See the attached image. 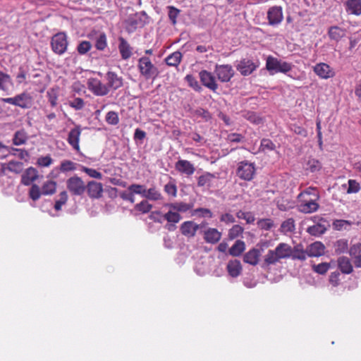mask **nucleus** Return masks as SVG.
Segmentation results:
<instances>
[{
    "label": "nucleus",
    "instance_id": "nucleus-1",
    "mask_svg": "<svg viewBox=\"0 0 361 361\" xmlns=\"http://www.w3.org/2000/svg\"><path fill=\"white\" fill-rule=\"evenodd\" d=\"M293 254L292 247L287 243H279L274 250H269L264 255L262 267L268 268L271 265H274L281 259L290 257Z\"/></svg>",
    "mask_w": 361,
    "mask_h": 361
},
{
    "label": "nucleus",
    "instance_id": "nucleus-2",
    "mask_svg": "<svg viewBox=\"0 0 361 361\" xmlns=\"http://www.w3.org/2000/svg\"><path fill=\"white\" fill-rule=\"evenodd\" d=\"M290 63L281 61L272 56H268L266 59V69L273 75L277 73H287L293 68Z\"/></svg>",
    "mask_w": 361,
    "mask_h": 361
},
{
    "label": "nucleus",
    "instance_id": "nucleus-3",
    "mask_svg": "<svg viewBox=\"0 0 361 361\" xmlns=\"http://www.w3.org/2000/svg\"><path fill=\"white\" fill-rule=\"evenodd\" d=\"M137 68L140 75L146 80L154 79L159 74L157 68L152 63L148 56H142L138 59Z\"/></svg>",
    "mask_w": 361,
    "mask_h": 361
},
{
    "label": "nucleus",
    "instance_id": "nucleus-4",
    "mask_svg": "<svg viewBox=\"0 0 361 361\" xmlns=\"http://www.w3.org/2000/svg\"><path fill=\"white\" fill-rule=\"evenodd\" d=\"M147 16L145 12L133 13L124 20V27L128 33H132L147 23Z\"/></svg>",
    "mask_w": 361,
    "mask_h": 361
},
{
    "label": "nucleus",
    "instance_id": "nucleus-5",
    "mask_svg": "<svg viewBox=\"0 0 361 361\" xmlns=\"http://www.w3.org/2000/svg\"><path fill=\"white\" fill-rule=\"evenodd\" d=\"M256 171L255 163L242 161L238 164L236 175L241 180L250 181L253 179Z\"/></svg>",
    "mask_w": 361,
    "mask_h": 361
},
{
    "label": "nucleus",
    "instance_id": "nucleus-6",
    "mask_svg": "<svg viewBox=\"0 0 361 361\" xmlns=\"http://www.w3.org/2000/svg\"><path fill=\"white\" fill-rule=\"evenodd\" d=\"M68 44L67 35L64 32H58L51 37V47L56 54H63L67 50Z\"/></svg>",
    "mask_w": 361,
    "mask_h": 361
},
{
    "label": "nucleus",
    "instance_id": "nucleus-7",
    "mask_svg": "<svg viewBox=\"0 0 361 361\" xmlns=\"http://www.w3.org/2000/svg\"><path fill=\"white\" fill-rule=\"evenodd\" d=\"M66 187L72 195L77 196L82 195L86 190L85 183L77 176L71 177L67 180Z\"/></svg>",
    "mask_w": 361,
    "mask_h": 361
},
{
    "label": "nucleus",
    "instance_id": "nucleus-8",
    "mask_svg": "<svg viewBox=\"0 0 361 361\" xmlns=\"http://www.w3.org/2000/svg\"><path fill=\"white\" fill-rule=\"evenodd\" d=\"M259 66V61H253L249 59H243L238 62L235 68L243 76L252 74Z\"/></svg>",
    "mask_w": 361,
    "mask_h": 361
},
{
    "label": "nucleus",
    "instance_id": "nucleus-9",
    "mask_svg": "<svg viewBox=\"0 0 361 361\" xmlns=\"http://www.w3.org/2000/svg\"><path fill=\"white\" fill-rule=\"evenodd\" d=\"M87 87L96 96H105L109 92V87L97 78H90Z\"/></svg>",
    "mask_w": 361,
    "mask_h": 361
},
{
    "label": "nucleus",
    "instance_id": "nucleus-10",
    "mask_svg": "<svg viewBox=\"0 0 361 361\" xmlns=\"http://www.w3.org/2000/svg\"><path fill=\"white\" fill-rule=\"evenodd\" d=\"M214 73L222 82H227L234 75V70L231 65H216Z\"/></svg>",
    "mask_w": 361,
    "mask_h": 361
},
{
    "label": "nucleus",
    "instance_id": "nucleus-11",
    "mask_svg": "<svg viewBox=\"0 0 361 361\" xmlns=\"http://www.w3.org/2000/svg\"><path fill=\"white\" fill-rule=\"evenodd\" d=\"M314 198H302L298 199V210L305 214H310L316 212L319 209L317 200Z\"/></svg>",
    "mask_w": 361,
    "mask_h": 361
},
{
    "label": "nucleus",
    "instance_id": "nucleus-12",
    "mask_svg": "<svg viewBox=\"0 0 361 361\" xmlns=\"http://www.w3.org/2000/svg\"><path fill=\"white\" fill-rule=\"evenodd\" d=\"M269 25L271 26L279 25L283 20V8L280 6L270 7L267 11Z\"/></svg>",
    "mask_w": 361,
    "mask_h": 361
},
{
    "label": "nucleus",
    "instance_id": "nucleus-13",
    "mask_svg": "<svg viewBox=\"0 0 361 361\" xmlns=\"http://www.w3.org/2000/svg\"><path fill=\"white\" fill-rule=\"evenodd\" d=\"M151 216L159 222H161V219L166 220L169 223L177 224L181 219L180 215L173 209L169 210L168 212L161 215L160 212H154Z\"/></svg>",
    "mask_w": 361,
    "mask_h": 361
},
{
    "label": "nucleus",
    "instance_id": "nucleus-14",
    "mask_svg": "<svg viewBox=\"0 0 361 361\" xmlns=\"http://www.w3.org/2000/svg\"><path fill=\"white\" fill-rule=\"evenodd\" d=\"M199 75L200 81L204 86L214 92L217 90L218 85L215 78L210 72L203 70L200 72Z\"/></svg>",
    "mask_w": 361,
    "mask_h": 361
},
{
    "label": "nucleus",
    "instance_id": "nucleus-15",
    "mask_svg": "<svg viewBox=\"0 0 361 361\" xmlns=\"http://www.w3.org/2000/svg\"><path fill=\"white\" fill-rule=\"evenodd\" d=\"M175 169L179 173L188 176H192L195 171L194 165L190 161L185 159H179L176 161Z\"/></svg>",
    "mask_w": 361,
    "mask_h": 361
},
{
    "label": "nucleus",
    "instance_id": "nucleus-16",
    "mask_svg": "<svg viewBox=\"0 0 361 361\" xmlns=\"http://www.w3.org/2000/svg\"><path fill=\"white\" fill-rule=\"evenodd\" d=\"M19 152L18 158L20 159H25L29 157L28 152L25 149H17L13 147H9L3 145L0 142V153H1L0 158H6L8 154H16L13 152Z\"/></svg>",
    "mask_w": 361,
    "mask_h": 361
},
{
    "label": "nucleus",
    "instance_id": "nucleus-17",
    "mask_svg": "<svg viewBox=\"0 0 361 361\" xmlns=\"http://www.w3.org/2000/svg\"><path fill=\"white\" fill-rule=\"evenodd\" d=\"M314 73L322 79H328L334 76L333 69L325 63H320L314 66Z\"/></svg>",
    "mask_w": 361,
    "mask_h": 361
},
{
    "label": "nucleus",
    "instance_id": "nucleus-18",
    "mask_svg": "<svg viewBox=\"0 0 361 361\" xmlns=\"http://www.w3.org/2000/svg\"><path fill=\"white\" fill-rule=\"evenodd\" d=\"M81 131L80 126H76L74 128L71 130L67 139L68 144L77 152L80 151L79 141Z\"/></svg>",
    "mask_w": 361,
    "mask_h": 361
},
{
    "label": "nucleus",
    "instance_id": "nucleus-19",
    "mask_svg": "<svg viewBox=\"0 0 361 361\" xmlns=\"http://www.w3.org/2000/svg\"><path fill=\"white\" fill-rule=\"evenodd\" d=\"M32 105V97L27 92H22L16 95V106L22 109H29Z\"/></svg>",
    "mask_w": 361,
    "mask_h": 361
},
{
    "label": "nucleus",
    "instance_id": "nucleus-20",
    "mask_svg": "<svg viewBox=\"0 0 361 361\" xmlns=\"http://www.w3.org/2000/svg\"><path fill=\"white\" fill-rule=\"evenodd\" d=\"M200 226V225H198L192 221H188L181 224L180 229L182 234L185 236L194 237Z\"/></svg>",
    "mask_w": 361,
    "mask_h": 361
},
{
    "label": "nucleus",
    "instance_id": "nucleus-21",
    "mask_svg": "<svg viewBox=\"0 0 361 361\" xmlns=\"http://www.w3.org/2000/svg\"><path fill=\"white\" fill-rule=\"evenodd\" d=\"M107 80V86L109 89L117 90L123 86V79L119 77L116 73L112 71L107 72L106 75Z\"/></svg>",
    "mask_w": 361,
    "mask_h": 361
},
{
    "label": "nucleus",
    "instance_id": "nucleus-22",
    "mask_svg": "<svg viewBox=\"0 0 361 361\" xmlns=\"http://www.w3.org/2000/svg\"><path fill=\"white\" fill-rule=\"evenodd\" d=\"M344 5L345 11L348 14L361 15V0H347Z\"/></svg>",
    "mask_w": 361,
    "mask_h": 361
},
{
    "label": "nucleus",
    "instance_id": "nucleus-23",
    "mask_svg": "<svg viewBox=\"0 0 361 361\" xmlns=\"http://www.w3.org/2000/svg\"><path fill=\"white\" fill-rule=\"evenodd\" d=\"M87 193L92 198H99L103 192L102 185L95 181H90L86 186Z\"/></svg>",
    "mask_w": 361,
    "mask_h": 361
},
{
    "label": "nucleus",
    "instance_id": "nucleus-24",
    "mask_svg": "<svg viewBox=\"0 0 361 361\" xmlns=\"http://www.w3.org/2000/svg\"><path fill=\"white\" fill-rule=\"evenodd\" d=\"M221 238V233L216 228H209L204 232V240L211 244L218 243Z\"/></svg>",
    "mask_w": 361,
    "mask_h": 361
},
{
    "label": "nucleus",
    "instance_id": "nucleus-25",
    "mask_svg": "<svg viewBox=\"0 0 361 361\" xmlns=\"http://www.w3.org/2000/svg\"><path fill=\"white\" fill-rule=\"evenodd\" d=\"M38 178V172L33 167H29L22 175L21 183L25 185H30Z\"/></svg>",
    "mask_w": 361,
    "mask_h": 361
},
{
    "label": "nucleus",
    "instance_id": "nucleus-26",
    "mask_svg": "<svg viewBox=\"0 0 361 361\" xmlns=\"http://www.w3.org/2000/svg\"><path fill=\"white\" fill-rule=\"evenodd\" d=\"M261 252L259 249L252 248L246 252L243 256V261L245 263L255 266L258 264Z\"/></svg>",
    "mask_w": 361,
    "mask_h": 361
},
{
    "label": "nucleus",
    "instance_id": "nucleus-27",
    "mask_svg": "<svg viewBox=\"0 0 361 361\" xmlns=\"http://www.w3.org/2000/svg\"><path fill=\"white\" fill-rule=\"evenodd\" d=\"M324 249L321 242H314L307 247V254L309 257H319L324 253Z\"/></svg>",
    "mask_w": 361,
    "mask_h": 361
},
{
    "label": "nucleus",
    "instance_id": "nucleus-28",
    "mask_svg": "<svg viewBox=\"0 0 361 361\" xmlns=\"http://www.w3.org/2000/svg\"><path fill=\"white\" fill-rule=\"evenodd\" d=\"M118 49L123 60H127L132 56V47L128 42L123 37L118 38Z\"/></svg>",
    "mask_w": 361,
    "mask_h": 361
},
{
    "label": "nucleus",
    "instance_id": "nucleus-29",
    "mask_svg": "<svg viewBox=\"0 0 361 361\" xmlns=\"http://www.w3.org/2000/svg\"><path fill=\"white\" fill-rule=\"evenodd\" d=\"M227 271L232 277L238 276L242 271V266L240 262L238 259L231 260L227 264Z\"/></svg>",
    "mask_w": 361,
    "mask_h": 361
},
{
    "label": "nucleus",
    "instance_id": "nucleus-30",
    "mask_svg": "<svg viewBox=\"0 0 361 361\" xmlns=\"http://www.w3.org/2000/svg\"><path fill=\"white\" fill-rule=\"evenodd\" d=\"M245 242L240 240H237L228 250V254L233 257H238L245 251Z\"/></svg>",
    "mask_w": 361,
    "mask_h": 361
},
{
    "label": "nucleus",
    "instance_id": "nucleus-31",
    "mask_svg": "<svg viewBox=\"0 0 361 361\" xmlns=\"http://www.w3.org/2000/svg\"><path fill=\"white\" fill-rule=\"evenodd\" d=\"M338 265L340 270L343 274H348L353 271V266L350 260L347 257H340L338 259Z\"/></svg>",
    "mask_w": 361,
    "mask_h": 361
},
{
    "label": "nucleus",
    "instance_id": "nucleus-32",
    "mask_svg": "<svg viewBox=\"0 0 361 361\" xmlns=\"http://www.w3.org/2000/svg\"><path fill=\"white\" fill-rule=\"evenodd\" d=\"M165 207H168L170 209H173L176 212H185L192 208V205L185 202H173L167 203L164 205Z\"/></svg>",
    "mask_w": 361,
    "mask_h": 361
},
{
    "label": "nucleus",
    "instance_id": "nucleus-33",
    "mask_svg": "<svg viewBox=\"0 0 361 361\" xmlns=\"http://www.w3.org/2000/svg\"><path fill=\"white\" fill-rule=\"evenodd\" d=\"M182 56L181 52L176 51L169 55L165 59V62L169 66L177 67L181 61Z\"/></svg>",
    "mask_w": 361,
    "mask_h": 361
},
{
    "label": "nucleus",
    "instance_id": "nucleus-34",
    "mask_svg": "<svg viewBox=\"0 0 361 361\" xmlns=\"http://www.w3.org/2000/svg\"><path fill=\"white\" fill-rule=\"evenodd\" d=\"M145 198L152 201H158L163 199L161 192L155 187L152 186L149 189H146Z\"/></svg>",
    "mask_w": 361,
    "mask_h": 361
},
{
    "label": "nucleus",
    "instance_id": "nucleus-35",
    "mask_svg": "<svg viewBox=\"0 0 361 361\" xmlns=\"http://www.w3.org/2000/svg\"><path fill=\"white\" fill-rule=\"evenodd\" d=\"M328 33L331 39L338 42L345 36V31L339 27L333 26L329 28Z\"/></svg>",
    "mask_w": 361,
    "mask_h": 361
},
{
    "label": "nucleus",
    "instance_id": "nucleus-36",
    "mask_svg": "<svg viewBox=\"0 0 361 361\" xmlns=\"http://www.w3.org/2000/svg\"><path fill=\"white\" fill-rule=\"evenodd\" d=\"M214 177V174L207 172L198 178L197 185L199 187H209Z\"/></svg>",
    "mask_w": 361,
    "mask_h": 361
},
{
    "label": "nucleus",
    "instance_id": "nucleus-37",
    "mask_svg": "<svg viewBox=\"0 0 361 361\" xmlns=\"http://www.w3.org/2000/svg\"><path fill=\"white\" fill-rule=\"evenodd\" d=\"M302 198L319 199V194L315 188L310 187L298 195V199Z\"/></svg>",
    "mask_w": 361,
    "mask_h": 361
},
{
    "label": "nucleus",
    "instance_id": "nucleus-38",
    "mask_svg": "<svg viewBox=\"0 0 361 361\" xmlns=\"http://www.w3.org/2000/svg\"><path fill=\"white\" fill-rule=\"evenodd\" d=\"M27 140V135L23 130L16 131L13 137V143L17 146L25 144Z\"/></svg>",
    "mask_w": 361,
    "mask_h": 361
},
{
    "label": "nucleus",
    "instance_id": "nucleus-39",
    "mask_svg": "<svg viewBox=\"0 0 361 361\" xmlns=\"http://www.w3.org/2000/svg\"><path fill=\"white\" fill-rule=\"evenodd\" d=\"M56 190V183L53 180L45 182L42 187V193L44 195H51L55 193Z\"/></svg>",
    "mask_w": 361,
    "mask_h": 361
},
{
    "label": "nucleus",
    "instance_id": "nucleus-40",
    "mask_svg": "<svg viewBox=\"0 0 361 361\" xmlns=\"http://www.w3.org/2000/svg\"><path fill=\"white\" fill-rule=\"evenodd\" d=\"M342 187L343 188H347V193L351 194V193H357L360 190V185L358 182H357L355 180L350 179L348 181V186L346 184L342 185Z\"/></svg>",
    "mask_w": 361,
    "mask_h": 361
},
{
    "label": "nucleus",
    "instance_id": "nucleus-41",
    "mask_svg": "<svg viewBox=\"0 0 361 361\" xmlns=\"http://www.w3.org/2000/svg\"><path fill=\"white\" fill-rule=\"evenodd\" d=\"M11 84L12 80L10 75L0 71V90L6 91Z\"/></svg>",
    "mask_w": 361,
    "mask_h": 361
},
{
    "label": "nucleus",
    "instance_id": "nucleus-42",
    "mask_svg": "<svg viewBox=\"0 0 361 361\" xmlns=\"http://www.w3.org/2000/svg\"><path fill=\"white\" fill-rule=\"evenodd\" d=\"M307 231L312 235L319 236L325 233L326 228L324 225L317 224L312 226H309Z\"/></svg>",
    "mask_w": 361,
    "mask_h": 361
},
{
    "label": "nucleus",
    "instance_id": "nucleus-43",
    "mask_svg": "<svg viewBox=\"0 0 361 361\" xmlns=\"http://www.w3.org/2000/svg\"><path fill=\"white\" fill-rule=\"evenodd\" d=\"M5 168L11 172L20 173L23 169V164L20 161H11Z\"/></svg>",
    "mask_w": 361,
    "mask_h": 361
},
{
    "label": "nucleus",
    "instance_id": "nucleus-44",
    "mask_svg": "<svg viewBox=\"0 0 361 361\" xmlns=\"http://www.w3.org/2000/svg\"><path fill=\"white\" fill-rule=\"evenodd\" d=\"M146 189L145 185L140 184H132L128 188V191L133 192L134 195H140L142 197H145Z\"/></svg>",
    "mask_w": 361,
    "mask_h": 361
},
{
    "label": "nucleus",
    "instance_id": "nucleus-45",
    "mask_svg": "<svg viewBox=\"0 0 361 361\" xmlns=\"http://www.w3.org/2000/svg\"><path fill=\"white\" fill-rule=\"evenodd\" d=\"M276 148L275 144L269 139L263 138L261 140L259 150L262 152L272 151Z\"/></svg>",
    "mask_w": 361,
    "mask_h": 361
},
{
    "label": "nucleus",
    "instance_id": "nucleus-46",
    "mask_svg": "<svg viewBox=\"0 0 361 361\" xmlns=\"http://www.w3.org/2000/svg\"><path fill=\"white\" fill-rule=\"evenodd\" d=\"M185 79L187 81L188 85L194 90L198 92L202 91V87L199 84L198 81L192 75H187Z\"/></svg>",
    "mask_w": 361,
    "mask_h": 361
},
{
    "label": "nucleus",
    "instance_id": "nucleus-47",
    "mask_svg": "<svg viewBox=\"0 0 361 361\" xmlns=\"http://www.w3.org/2000/svg\"><path fill=\"white\" fill-rule=\"evenodd\" d=\"M107 46L106 42V36L104 33H101L99 35L96 39L95 47L97 49L102 51Z\"/></svg>",
    "mask_w": 361,
    "mask_h": 361
},
{
    "label": "nucleus",
    "instance_id": "nucleus-48",
    "mask_svg": "<svg viewBox=\"0 0 361 361\" xmlns=\"http://www.w3.org/2000/svg\"><path fill=\"white\" fill-rule=\"evenodd\" d=\"M42 195V190H40L39 187L36 184H33L31 186L30 191H29L30 197L33 201H36L40 198Z\"/></svg>",
    "mask_w": 361,
    "mask_h": 361
},
{
    "label": "nucleus",
    "instance_id": "nucleus-49",
    "mask_svg": "<svg viewBox=\"0 0 361 361\" xmlns=\"http://www.w3.org/2000/svg\"><path fill=\"white\" fill-rule=\"evenodd\" d=\"M75 169L76 164L70 160H64L61 163L60 171L61 172L71 171Z\"/></svg>",
    "mask_w": 361,
    "mask_h": 361
},
{
    "label": "nucleus",
    "instance_id": "nucleus-50",
    "mask_svg": "<svg viewBox=\"0 0 361 361\" xmlns=\"http://www.w3.org/2000/svg\"><path fill=\"white\" fill-rule=\"evenodd\" d=\"M243 232V228L240 225H234L228 231V238L231 240L235 239Z\"/></svg>",
    "mask_w": 361,
    "mask_h": 361
},
{
    "label": "nucleus",
    "instance_id": "nucleus-51",
    "mask_svg": "<svg viewBox=\"0 0 361 361\" xmlns=\"http://www.w3.org/2000/svg\"><path fill=\"white\" fill-rule=\"evenodd\" d=\"M283 232H292L295 229V221L293 219H288L284 221L281 226Z\"/></svg>",
    "mask_w": 361,
    "mask_h": 361
},
{
    "label": "nucleus",
    "instance_id": "nucleus-52",
    "mask_svg": "<svg viewBox=\"0 0 361 361\" xmlns=\"http://www.w3.org/2000/svg\"><path fill=\"white\" fill-rule=\"evenodd\" d=\"M68 200V195L66 191H63L59 194V199L56 201L54 204V209L56 211H59L61 207L66 203Z\"/></svg>",
    "mask_w": 361,
    "mask_h": 361
},
{
    "label": "nucleus",
    "instance_id": "nucleus-53",
    "mask_svg": "<svg viewBox=\"0 0 361 361\" xmlns=\"http://www.w3.org/2000/svg\"><path fill=\"white\" fill-rule=\"evenodd\" d=\"M106 121L110 125H117L119 123L118 114L113 111H109L106 115Z\"/></svg>",
    "mask_w": 361,
    "mask_h": 361
},
{
    "label": "nucleus",
    "instance_id": "nucleus-54",
    "mask_svg": "<svg viewBox=\"0 0 361 361\" xmlns=\"http://www.w3.org/2000/svg\"><path fill=\"white\" fill-rule=\"evenodd\" d=\"M135 208L142 213H147L152 209V205L147 200H142L140 203L137 204Z\"/></svg>",
    "mask_w": 361,
    "mask_h": 361
},
{
    "label": "nucleus",
    "instance_id": "nucleus-55",
    "mask_svg": "<svg viewBox=\"0 0 361 361\" xmlns=\"http://www.w3.org/2000/svg\"><path fill=\"white\" fill-rule=\"evenodd\" d=\"M236 216L238 219L245 220L247 224L253 223L255 219L254 215L250 212L239 211L237 212Z\"/></svg>",
    "mask_w": 361,
    "mask_h": 361
},
{
    "label": "nucleus",
    "instance_id": "nucleus-56",
    "mask_svg": "<svg viewBox=\"0 0 361 361\" xmlns=\"http://www.w3.org/2000/svg\"><path fill=\"white\" fill-rule=\"evenodd\" d=\"M307 255V250L305 251L302 250L295 249L293 250V254L292 255H290V257L293 259H299L301 261H304L306 259Z\"/></svg>",
    "mask_w": 361,
    "mask_h": 361
},
{
    "label": "nucleus",
    "instance_id": "nucleus-57",
    "mask_svg": "<svg viewBox=\"0 0 361 361\" xmlns=\"http://www.w3.org/2000/svg\"><path fill=\"white\" fill-rule=\"evenodd\" d=\"M169 9V18L173 25H176V18L178 16L180 13V10L175 8L173 6H168Z\"/></svg>",
    "mask_w": 361,
    "mask_h": 361
},
{
    "label": "nucleus",
    "instance_id": "nucleus-58",
    "mask_svg": "<svg viewBox=\"0 0 361 361\" xmlns=\"http://www.w3.org/2000/svg\"><path fill=\"white\" fill-rule=\"evenodd\" d=\"M192 215H197L200 217H212V212L209 209L197 208L192 212Z\"/></svg>",
    "mask_w": 361,
    "mask_h": 361
},
{
    "label": "nucleus",
    "instance_id": "nucleus-59",
    "mask_svg": "<svg viewBox=\"0 0 361 361\" xmlns=\"http://www.w3.org/2000/svg\"><path fill=\"white\" fill-rule=\"evenodd\" d=\"M164 192L169 195L175 197L177 195V187L173 182H169L164 186Z\"/></svg>",
    "mask_w": 361,
    "mask_h": 361
},
{
    "label": "nucleus",
    "instance_id": "nucleus-60",
    "mask_svg": "<svg viewBox=\"0 0 361 361\" xmlns=\"http://www.w3.org/2000/svg\"><path fill=\"white\" fill-rule=\"evenodd\" d=\"M313 270L319 274H324L329 269V264L326 262H323L319 264H314L312 266Z\"/></svg>",
    "mask_w": 361,
    "mask_h": 361
},
{
    "label": "nucleus",
    "instance_id": "nucleus-61",
    "mask_svg": "<svg viewBox=\"0 0 361 361\" xmlns=\"http://www.w3.org/2000/svg\"><path fill=\"white\" fill-rule=\"evenodd\" d=\"M192 114L194 116L201 117V118L205 119L206 121H207L210 118V114H209V111L202 108H198V109L192 111Z\"/></svg>",
    "mask_w": 361,
    "mask_h": 361
},
{
    "label": "nucleus",
    "instance_id": "nucleus-62",
    "mask_svg": "<svg viewBox=\"0 0 361 361\" xmlns=\"http://www.w3.org/2000/svg\"><path fill=\"white\" fill-rule=\"evenodd\" d=\"M257 225L261 229L269 231L274 226V223L271 219H265L259 220Z\"/></svg>",
    "mask_w": 361,
    "mask_h": 361
},
{
    "label": "nucleus",
    "instance_id": "nucleus-63",
    "mask_svg": "<svg viewBox=\"0 0 361 361\" xmlns=\"http://www.w3.org/2000/svg\"><path fill=\"white\" fill-rule=\"evenodd\" d=\"M307 166L308 169L311 172H315L320 170V169L322 168V164L318 160L315 159H311L307 162Z\"/></svg>",
    "mask_w": 361,
    "mask_h": 361
},
{
    "label": "nucleus",
    "instance_id": "nucleus-64",
    "mask_svg": "<svg viewBox=\"0 0 361 361\" xmlns=\"http://www.w3.org/2000/svg\"><path fill=\"white\" fill-rule=\"evenodd\" d=\"M350 255L354 259H356L359 256L361 255V243H358L356 244H354L350 248Z\"/></svg>",
    "mask_w": 361,
    "mask_h": 361
}]
</instances>
